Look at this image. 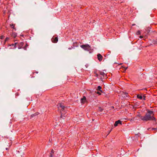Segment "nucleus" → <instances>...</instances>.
Masks as SVG:
<instances>
[{"mask_svg":"<svg viewBox=\"0 0 157 157\" xmlns=\"http://www.w3.org/2000/svg\"><path fill=\"white\" fill-rule=\"evenodd\" d=\"M98 110L100 112H102L103 110V109L100 107L99 108Z\"/></svg>","mask_w":157,"mask_h":157,"instance_id":"4468645a","label":"nucleus"},{"mask_svg":"<svg viewBox=\"0 0 157 157\" xmlns=\"http://www.w3.org/2000/svg\"><path fill=\"white\" fill-rule=\"evenodd\" d=\"M137 97L138 98L140 99H143V97L141 95H137Z\"/></svg>","mask_w":157,"mask_h":157,"instance_id":"9b49d317","label":"nucleus"},{"mask_svg":"<svg viewBox=\"0 0 157 157\" xmlns=\"http://www.w3.org/2000/svg\"><path fill=\"white\" fill-rule=\"evenodd\" d=\"M128 94L127 93H125L123 94V97H128Z\"/></svg>","mask_w":157,"mask_h":157,"instance_id":"f8f14e48","label":"nucleus"},{"mask_svg":"<svg viewBox=\"0 0 157 157\" xmlns=\"http://www.w3.org/2000/svg\"><path fill=\"white\" fill-rule=\"evenodd\" d=\"M147 112L144 116H140V119L144 121H148L150 120H155V118L154 117V114L153 111L147 110Z\"/></svg>","mask_w":157,"mask_h":157,"instance_id":"f257e3e1","label":"nucleus"},{"mask_svg":"<svg viewBox=\"0 0 157 157\" xmlns=\"http://www.w3.org/2000/svg\"><path fill=\"white\" fill-rule=\"evenodd\" d=\"M17 36V34L16 33H13L11 35V36L13 37H15Z\"/></svg>","mask_w":157,"mask_h":157,"instance_id":"1a4fd4ad","label":"nucleus"},{"mask_svg":"<svg viewBox=\"0 0 157 157\" xmlns=\"http://www.w3.org/2000/svg\"><path fill=\"white\" fill-rule=\"evenodd\" d=\"M110 132H111V131H110L109 132V133H108V134H109L110 133Z\"/></svg>","mask_w":157,"mask_h":157,"instance_id":"2f4dec72","label":"nucleus"},{"mask_svg":"<svg viewBox=\"0 0 157 157\" xmlns=\"http://www.w3.org/2000/svg\"><path fill=\"white\" fill-rule=\"evenodd\" d=\"M28 46V44H26L25 45V46L23 48L26 50V47Z\"/></svg>","mask_w":157,"mask_h":157,"instance_id":"dca6fc26","label":"nucleus"},{"mask_svg":"<svg viewBox=\"0 0 157 157\" xmlns=\"http://www.w3.org/2000/svg\"><path fill=\"white\" fill-rule=\"evenodd\" d=\"M50 155L49 157H54L53 155L52 154V153H50Z\"/></svg>","mask_w":157,"mask_h":157,"instance_id":"4be33fe9","label":"nucleus"},{"mask_svg":"<svg viewBox=\"0 0 157 157\" xmlns=\"http://www.w3.org/2000/svg\"><path fill=\"white\" fill-rule=\"evenodd\" d=\"M156 42H157V41Z\"/></svg>","mask_w":157,"mask_h":157,"instance_id":"473e14b6","label":"nucleus"},{"mask_svg":"<svg viewBox=\"0 0 157 157\" xmlns=\"http://www.w3.org/2000/svg\"><path fill=\"white\" fill-rule=\"evenodd\" d=\"M97 56L98 60L100 61H101L102 59V56L100 54H98Z\"/></svg>","mask_w":157,"mask_h":157,"instance_id":"39448f33","label":"nucleus"},{"mask_svg":"<svg viewBox=\"0 0 157 157\" xmlns=\"http://www.w3.org/2000/svg\"><path fill=\"white\" fill-rule=\"evenodd\" d=\"M9 38L8 37H6L5 40V42H6L8 40H9Z\"/></svg>","mask_w":157,"mask_h":157,"instance_id":"aec40b11","label":"nucleus"},{"mask_svg":"<svg viewBox=\"0 0 157 157\" xmlns=\"http://www.w3.org/2000/svg\"><path fill=\"white\" fill-rule=\"evenodd\" d=\"M20 44H21V45L22 46L23 45V42H21Z\"/></svg>","mask_w":157,"mask_h":157,"instance_id":"a878e982","label":"nucleus"},{"mask_svg":"<svg viewBox=\"0 0 157 157\" xmlns=\"http://www.w3.org/2000/svg\"><path fill=\"white\" fill-rule=\"evenodd\" d=\"M143 98L144 100H146V96H145L144 95L143 97Z\"/></svg>","mask_w":157,"mask_h":157,"instance_id":"f3484780","label":"nucleus"},{"mask_svg":"<svg viewBox=\"0 0 157 157\" xmlns=\"http://www.w3.org/2000/svg\"><path fill=\"white\" fill-rule=\"evenodd\" d=\"M6 150H7L8 149V148L6 147Z\"/></svg>","mask_w":157,"mask_h":157,"instance_id":"7c9ffc66","label":"nucleus"},{"mask_svg":"<svg viewBox=\"0 0 157 157\" xmlns=\"http://www.w3.org/2000/svg\"><path fill=\"white\" fill-rule=\"evenodd\" d=\"M114 107L113 106H112L111 107V109H114Z\"/></svg>","mask_w":157,"mask_h":157,"instance_id":"bb28decb","label":"nucleus"},{"mask_svg":"<svg viewBox=\"0 0 157 157\" xmlns=\"http://www.w3.org/2000/svg\"><path fill=\"white\" fill-rule=\"evenodd\" d=\"M4 37L3 36H1V37H0V38L2 39H3V38Z\"/></svg>","mask_w":157,"mask_h":157,"instance_id":"b1692460","label":"nucleus"},{"mask_svg":"<svg viewBox=\"0 0 157 157\" xmlns=\"http://www.w3.org/2000/svg\"><path fill=\"white\" fill-rule=\"evenodd\" d=\"M52 42L53 43H56L58 41V38L57 37H53L52 39Z\"/></svg>","mask_w":157,"mask_h":157,"instance_id":"7ed1b4c3","label":"nucleus"},{"mask_svg":"<svg viewBox=\"0 0 157 157\" xmlns=\"http://www.w3.org/2000/svg\"><path fill=\"white\" fill-rule=\"evenodd\" d=\"M86 100V98L85 96H84L81 99V102L83 103L85 102Z\"/></svg>","mask_w":157,"mask_h":157,"instance_id":"0eeeda50","label":"nucleus"},{"mask_svg":"<svg viewBox=\"0 0 157 157\" xmlns=\"http://www.w3.org/2000/svg\"><path fill=\"white\" fill-rule=\"evenodd\" d=\"M140 38H143V36H140Z\"/></svg>","mask_w":157,"mask_h":157,"instance_id":"c85d7f7f","label":"nucleus"},{"mask_svg":"<svg viewBox=\"0 0 157 157\" xmlns=\"http://www.w3.org/2000/svg\"><path fill=\"white\" fill-rule=\"evenodd\" d=\"M138 35H140V31H138L137 32V33H136Z\"/></svg>","mask_w":157,"mask_h":157,"instance_id":"6ab92c4d","label":"nucleus"},{"mask_svg":"<svg viewBox=\"0 0 157 157\" xmlns=\"http://www.w3.org/2000/svg\"><path fill=\"white\" fill-rule=\"evenodd\" d=\"M16 44H17V43H15L14 44H12V45H10V46H11V45L14 46L15 47Z\"/></svg>","mask_w":157,"mask_h":157,"instance_id":"412c9836","label":"nucleus"},{"mask_svg":"<svg viewBox=\"0 0 157 157\" xmlns=\"http://www.w3.org/2000/svg\"><path fill=\"white\" fill-rule=\"evenodd\" d=\"M10 25V26H11V27H12V28H14V25H13V24H12V25Z\"/></svg>","mask_w":157,"mask_h":157,"instance_id":"a211bd4d","label":"nucleus"},{"mask_svg":"<svg viewBox=\"0 0 157 157\" xmlns=\"http://www.w3.org/2000/svg\"><path fill=\"white\" fill-rule=\"evenodd\" d=\"M58 107L59 108V107H60L61 108V109L62 110V111H63L65 109V108H66V107H65V106H63V105H62L61 104H59V105H58Z\"/></svg>","mask_w":157,"mask_h":157,"instance_id":"423d86ee","label":"nucleus"},{"mask_svg":"<svg viewBox=\"0 0 157 157\" xmlns=\"http://www.w3.org/2000/svg\"><path fill=\"white\" fill-rule=\"evenodd\" d=\"M54 151L53 150H52V151H51V153H52V154H53L54 153Z\"/></svg>","mask_w":157,"mask_h":157,"instance_id":"5701e85b","label":"nucleus"},{"mask_svg":"<svg viewBox=\"0 0 157 157\" xmlns=\"http://www.w3.org/2000/svg\"><path fill=\"white\" fill-rule=\"evenodd\" d=\"M18 48L19 49H20L21 48V47L20 46H19V47H18Z\"/></svg>","mask_w":157,"mask_h":157,"instance_id":"c756f323","label":"nucleus"},{"mask_svg":"<svg viewBox=\"0 0 157 157\" xmlns=\"http://www.w3.org/2000/svg\"><path fill=\"white\" fill-rule=\"evenodd\" d=\"M100 74L101 75H103V76H104V75H105V73L103 72H102V71L100 73Z\"/></svg>","mask_w":157,"mask_h":157,"instance_id":"ddd939ff","label":"nucleus"},{"mask_svg":"<svg viewBox=\"0 0 157 157\" xmlns=\"http://www.w3.org/2000/svg\"><path fill=\"white\" fill-rule=\"evenodd\" d=\"M101 87L100 86H98V88L97 89V90H98L100 91L101 92H102V91L101 90Z\"/></svg>","mask_w":157,"mask_h":157,"instance_id":"9d476101","label":"nucleus"},{"mask_svg":"<svg viewBox=\"0 0 157 157\" xmlns=\"http://www.w3.org/2000/svg\"><path fill=\"white\" fill-rule=\"evenodd\" d=\"M97 93V94H98L100 95L101 94V93L99 92H98Z\"/></svg>","mask_w":157,"mask_h":157,"instance_id":"393cba45","label":"nucleus"},{"mask_svg":"<svg viewBox=\"0 0 157 157\" xmlns=\"http://www.w3.org/2000/svg\"><path fill=\"white\" fill-rule=\"evenodd\" d=\"M81 48L85 50L89 51L91 49L90 47L88 44L82 45L80 46Z\"/></svg>","mask_w":157,"mask_h":157,"instance_id":"f03ea898","label":"nucleus"},{"mask_svg":"<svg viewBox=\"0 0 157 157\" xmlns=\"http://www.w3.org/2000/svg\"><path fill=\"white\" fill-rule=\"evenodd\" d=\"M124 68H125V70H124V71H125L126 70V69H127V68H128V67H124Z\"/></svg>","mask_w":157,"mask_h":157,"instance_id":"cd10ccee","label":"nucleus"},{"mask_svg":"<svg viewBox=\"0 0 157 157\" xmlns=\"http://www.w3.org/2000/svg\"><path fill=\"white\" fill-rule=\"evenodd\" d=\"M118 124H121V122L120 120L116 121L114 124V126L116 127L118 125Z\"/></svg>","mask_w":157,"mask_h":157,"instance_id":"20e7f679","label":"nucleus"},{"mask_svg":"<svg viewBox=\"0 0 157 157\" xmlns=\"http://www.w3.org/2000/svg\"><path fill=\"white\" fill-rule=\"evenodd\" d=\"M39 114V113H38V112H37L34 114L32 115H31V116L32 117H33L34 116H36L38 115Z\"/></svg>","mask_w":157,"mask_h":157,"instance_id":"6e6552de","label":"nucleus"},{"mask_svg":"<svg viewBox=\"0 0 157 157\" xmlns=\"http://www.w3.org/2000/svg\"><path fill=\"white\" fill-rule=\"evenodd\" d=\"M152 130L156 132L157 131V128H152Z\"/></svg>","mask_w":157,"mask_h":157,"instance_id":"2eb2a0df","label":"nucleus"}]
</instances>
